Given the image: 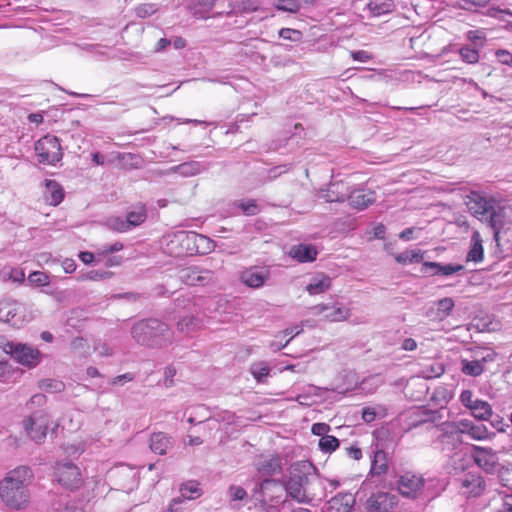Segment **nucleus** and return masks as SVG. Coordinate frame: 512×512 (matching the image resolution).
Listing matches in <instances>:
<instances>
[{
    "label": "nucleus",
    "instance_id": "dca6fc26",
    "mask_svg": "<svg viewBox=\"0 0 512 512\" xmlns=\"http://www.w3.org/2000/svg\"><path fill=\"white\" fill-rule=\"evenodd\" d=\"M398 505V496L390 492L379 491L367 499L368 512H391Z\"/></svg>",
    "mask_w": 512,
    "mask_h": 512
},
{
    "label": "nucleus",
    "instance_id": "9b49d317",
    "mask_svg": "<svg viewBox=\"0 0 512 512\" xmlns=\"http://www.w3.org/2000/svg\"><path fill=\"white\" fill-rule=\"evenodd\" d=\"M370 449L371 466L364 484L369 480V478L382 479L387 474L389 468L388 453L383 449V447L378 442H375L371 445Z\"/></svg>",
    "mask_w": 512,
    "mask_h": 512
},
{
    "label": "nucleus",
    "instance_id": "4468645a",
    "mask_svg": "<svg viewBox=\"0 0 512 512\" xmlns=\"http://www.w3.org/2000/svg\"><path fill=\"white\" fill-rule=\"evenodd\" d=\"M459 491L466 497H478L485 490V481L478 472H465L458 478Z\"/></svg>",
    "mask_w": 512,
    "mask_h": 512
},
{
    "label": "nucleus",
    "instance_id": "49530a36",
    "mask_svg": "<svg viewBox=\"0 0 512 512\" xmlns=\"http://www.w3.org/2000/svg\"><path fill=\"white\" fill-rule=\"evenodd\" d=\"M422 256L416 251H405L395 256V260L399 264L418 263Z\"/></svg>",
    "mask_w": 512,
    "mask_h": 512
},
{
    "label": "nucleus",
    "instance_id": "0eeeda50",
    "mask_svg": "<svg viewBox=\"0 0 512 512\" xmlns=\"http://www.w3.org/2000/svg\"><path fill=\"white\" fill-rule=\"evenodd\" d=\"M0 348L6 354H10L18 363L34 367L40 362V352L31 346L22 343L8 342L0 339Z\"/></svg>",
    "mask_w": 512,
    "mask_h": 512
},
{
    "label": "nucleus",
    "instance_id": "58836bf2",
    "mask_svg": "<svg viewBox=\"0 0 512 512\" xmlns=\"http://www.w3.org/2000/svg\"><path fill=\"white\" fill-rule=\"evenodd\" d=\"M318 446L323 453H332L339 447V440L335 436L326 435L320 438Z\"/></svg>",
    "mask_w": 512,
    "mask_h": 512
},
{
    "label": "nucleus",
    "instance_id": "a878e982",
    "mask_svg": "<svg viewBox=\"0 0 512 512\" xmlns=\"http://www.w3.org/2000/svg\"><path fill=\"white\" fill-rule=\"evenodd\" d=\"M331 287V278L324 274H317L313 276L306 286V291L310 295H319Z\"/></svg>",
    "mask_w": 512,
    "mask_h": 512
},
{
    "label": "nucleus",
    "instance_id": "f8f14e48",
    "mask_svg": "<svg viewBox=\"0 0 512 512\" xmlns=\"http://www.w3.org/2000/svg\"><path fill=\"white\" fill-rule=\"evenodd\" d=\"M312 315H323V319L329 322H340L348 319L350 310L342 303L335 301L332 303H322L310 308Z\"/></svg>",
    "mask_w": 512,
    "mask_h": 512
},
{
    "label": "nucleus",
    "instance_id": "8fccbe9b",
    "mask_svg": "<svg viewBox=\"0 0 512 512\" xmlns=\"http://www.w3.org/2000/svg\"><path fill=\"white\" fill-rule=\"evenodd\" d=\"M496 472L498 473V477L503 486H512V468H505L500 466Z\"/></svg>",
    "mask_w": 512,
    "mask_h": 512
},
{
    "label": "nucleus",
    "instance_id": "4d7b16f0",
    "mask_svg": "<svg viewBox=\"0 0 512 512\" xmlns=\"http://www.w3.org/2000/svg\"><path fill=\"white\" fill-rule=\"evenodd\" d=\"M47 399L46 396L42 393H37L33 395L27 403V407L32 409L33 406L42 407L45 405Z\"/></svg>",
    "mask_w": 512,
    "mask_h": 512
},
{
    "label": "nucleus",
    "instance_id": "1a4fd4ad",
    "mask_svg": "<svg viewBox=\"0 0 512 512\" xmlns=\"http://www.w3.org/2000/svg\"><path fill=\"white\" fill-rule=\"evenodd\" d=\"M0 321L20 328L29 322V317L23 304L11 298H3L0 300Z\"/></svg>",
    "mask_w": 512,
    "mask_h": 512
},
{
    "label": "nucleus",
    "instance_id": "37998d69",
    "mask_svg": "<svg viewBox=\"0 0 512 512\" xmlns=\"http://www.w3.org/2000/svg\"><path fill=\"white\" fill-rule=\"evenodd\" d=\"M384 417L385 409L382 406L376 407H365L362 409V419L365 423L373 422L376 417Z\"/></svg>",
    "mask_w": 512,
    "mask_h": 512
},
{
    "label": "nucleus",
    "instance_id": "052dcab7",
    "mask_svg": "<svg viewBox=\"0 0 512 512\" xmlns=\"http://www.w3.org/2000/svg\"><path fill=\"white\" fill-rule=\"evenodd\" d=\"M496 56L500 63L512 66V54L507 50H498Z\"/></svg>",
    "mask_w": 512,
    "mask_h": 512
},
{
    "label": "nucleus",
    "instance_id": "4c0bfd02",
    "mask_svg": "<svg viewBox=\"0 0 512 512\" xmlns=\"http://www.w3.org/2000/svg\"><path fill=\"white\" fill-rule=\"evenodd\" d=\"M471 414L480 421H487L493 416V410L487 401H483L474 407V411Z\"/></svg>",
    "mask_w": 512,
    "mask_h": 512
},
{
    "label": "nucleus",
    "instance_id": "393cba45",
    "mask_svg": "<svg viewBox=\"0 0 512 512\" xmlns=\"http://www.w3.org/2000/svg\"><path fill=\"white\" fill-rule=\"evenodd\" d=\"M483 240L479 231H474L471 236V246L466 256L467 262L480 263L484 258Z\"/></svg>",
    "mask_w": 512,
    "mask_h": 512
},
{
    "label": "nucleus",
    "instance_id": "473e14b6",
    "mask_svg": "<svg viewBox=\"0 0 512 512\" xmlns=\"http://www.w3.org/2000/svg\"><path fill=\"white\" fill-rule=\"evenodd\" d=\"M354 503L355 499L352 494H338L330 500V508L336 510V512H348Z\"/></svg>",
    "mask_w": 512,
    "mask_h": 512
},
{
    "label": "nucleus",
    "instance_id": "bf43d9fd",
    "mask_svg": "<svg viewBox=\"0 0 512 512\" xmlns=\"http://www.w3.org/2000/svg\"><path fill=\"white\" fill-rule=\"evenodd\" d=\"M186 501L184 499H182V497H176L174 499H172V501L170 502L169 504V507H168V512H181L183 511L184 507H183V504L185 503Z\"/></svg>",
    "mask_w": 512,
    "mask_h": 512
},
{
    "label": "nucleus",
    "instance_id": "69168bd1",
    "mask_svg": "<svg viewBox=\"0 0 512 512\" xmlns=\"http://www.w3.org/2000/svg\"><path fill=\"white\" fill-rule=\"evenodd\" d=\"M492 419L490 420V424L493 428H495L497 431L499 432H504L505 431V427L507 426L503 420L502 417H500L499 415H496V416H492L491 417Z\"/></svg>",
    "mask_w": 512,
    "mask_h": 512
},
{
    "label": "nucleus",
    "instance_id": "6e6d98bb",
    "mask_svg": "<svg viewBox=\"0 0 512 512\" xmlns=\"http://www.w3.org/2000/svg\"><path fill=\"white\" fill-rule=\"evenodd\" d=\"M311 431L314 435L324 437L327 435V433L330 431V426L326 423H314L312 425Z\"/></svg>",
    "mask_w": 512,
    "mask_h": 512
},
{
    "label": "nucleus",
    "instance_id": "ddd939ff",
    "mask_svg": "<svg viewBox=\"0 0 512 512\" xmlns=\"http://www.w3.org/2000/svg\"><path fill=\"white\" fill-rule=\"evenodd\" d=\"M472 457L475 464L489 474L495 473L501 466L497 453L489 447L474 445L472 448Z\"/></svg>",
    "mask_w": 512,
    "mask_h": 512
},
{
    "label": "nucleus",
    "instance_id": "39448f33",
    "mask_svg": "<svg viewBox=\"0 0 512 512\" xmlns=\"http://www.w3.org/2000/svg\"><path fill=\"white\" fill-rule=\"evenodd\" d=\"M38 162L44 165L54 166L63 158L60 140L54 135H45L34 146Z\"/></svg>",
    "mask_w": 512,
    "mask_h": 512
},
{
    "label": "nucleus",
    "instance_id": "a18cd8bd",
    "mask_svg": "<svg viewBox=\"0 0 512 512\" xmlns=\"http://www.w3.org/2000/svg\"><path fill=\"white\" fill-rule=\"evenodd\" d=\"M106 225L109 229L119 232V233H124V232L130 231L127 223H125V218H122L119 216L109 217L106 220Z\"/></svg>",
    "mask_w": 512,
    "mask_h": 512
},
{
    "label": "nucleus",
    "instance_id": "e433bc0d",
    "mask_svg": "<svg viewBox=\"0 0 512 512\" xmlns=\"http://www.w3.org/2000/svg\"><path fill=\"white\" fill-rule=\"evenodd\" d=\"M250 372L257 382H264L270 373V367L266 362L259 361L251 365Z\"/></svg>",
    "mask_w": 512,
    "mask_h": 512
},
{
    "label": "nucleus",
    "instance_id": "864d4df0",
    "mask_svg": "<svg viewBox=\"0 0 512 512\" xmlns=\"http://www.w3.org/2000/svg\"><path fill=\"white\" fill-rule=\"evenodd\" d=\"M176 239L179 241V242H193V243H196L197 240L199 241H205L206 238L203 237V236H200V235H197L195 233H191V234H187L185 232H180L179 234H177L176 236Z\"/></svg>",
    "mask_w": 512,
    "mask_h": 512
},
{
    "label": "nucleus",
    "instance_id": "bb28decb",
    "mask_svg": "<svg viewBox=\"0 0 512 512\" xmlns=\"http://www.w3.org/2000/svg\"><path fill=\"white\" fill-rule=\"evenodd\" d=\"M172 438L165 433H153L150 438L151 450L159 455H164L172 447Z\"/></svg>",
    "mask_w": 512,
    "mask_h": 512
},
{
    "label": "nucleus",
    "instance_id": "774afa93",
    "mask_svg": "<svg viewBox=\"0 0 512 512\" xmlns=\"http://www.w3.org/2000/svg\"><path fill=\"white\" fill-rule=\"evenodd\" d=\"M293 35H297L299 36L300 35V32L297 31V30H294V29H290V28H282L280 29L279 31V36L283 39H287V40H295V38L293 37Z\"/></svg>",
    "mask_w": 512,
    "mask_h": 512
},
{
    "label": "nucleus",
    "instance_id": "3c124183",
    "mask_svg": "<svg viewBox=\"0 0 512 512\" xmlns=\"http://www.w3.org/2000/svg\"><path fill=\"white\" fill-rule=\"evenodd\" d=\"M28 281L37 286L49 284L48 276L44 272L35 271L28 276Z\"/></svg>",
    "mask_w": 512,
    "mask_h": 512
},
{
    "label": "nucleus",
    "instance_id": "cd10ccee",
    "mask_svg": "<svg viewBox=\"0 0 512 512\" xmlns=\"http://www.w3.org/2000/svg\"><path fill=\"white\" fill-rule=\"evenodd\" d=\"M424 267L432 270V275L451 276L464 270V266L460 264H442L439 262H425Z\"/></svg>",
    "mask_w": 512,
    "mask_h": 512
},
{
    "label": "nucleus",
    "instance_id": "6ab92c4d",
    "mask_svg": "<svg viewBox=\"0 0 512 512\" xmlns=\"http://www.w3.org/2000/svg\"><path fill=\"white\" fill-rule=\"evenodd\" d=\"M458 429L462 434H466L471 439L476 441H484L492 439L495 436L494 432H490L486 425L481 423H474L468 419H462L458 422Z\"/></svg>",
    "mask_w": 512,
    "mask_h": 512
},
{
    "label": "nucleus",
    "instance_id": "f704fd0d",
    "mask_svg": "<svg viewBox=\"0 0 512 512\" xmlns=\"http://www.w3.org/2000/svg\"><path fill=\"white\" fill-rule=\"evenodd\" d=\"M147 218V211L145 206L139 205L133 210L129 211L125 217L129 230L141 225Z\"/></svg>",
    "mask_w": 512,
    "mask_h": 512
},
{
    "label": "nucleus",
    "instance_id": "c85d7f7f",
    "mask_svg": "<svg viewBox=\"0 0 512 512\" xmlns=\"http://www.w3.org/2000/svg\"><path fill=\"white\" fill-rule=\"evenodd\" d=\"M45 199L51 205H58L64 198V192L61 185L55 180H46L45 182Z\"/></svg>",
    "mask_w": 512,
    "mask_h": 512
},
{
    "label": "nucleus",
    "instance_id": "aec40b11",
    "mask_svg": "<svg viewBox=\"0 0 512 512\" xmlns=\"http://www.w3.org/2000/svg\"><path fill=\"white\" fill-rule=\"evenodd\" d=\"M269 277V271L265 268L250 267L240 274L242 283L251 288H259L263 286Z\"/></svg>",
    "mask_w": 512,
    "mask_h": 512
},
{
    "label": "nucleus",
    "instance_id": "e2e57ef3",
    "mask_svg": "<svg viewBox=\"0 0 512 512\" xmlns=\"http://www.w3.org/2000/svg\"><path fill=\"white\" fill-rule=\"evenodd\" d=\"M176 375V369L172 366H167L164 370V385L171 387L173 385V378Z\"/></svg>",
    "mask_w": 512,
    "mask_h": 512
},
{
    "label": "nucleus",
    "instance_id": "72a5a7b5",
    "mask_svg": "<svg viewBox=\"0 0 512 512\" xmlns=\"http://www.w3.org/2000/svg\"><path fill=\"white\" fill-rule=\"evenodd\" d=\"M25 280V273L22 269L4 265L0 268V281L21 284Z\"/></svg>",
    "mask_w": 512,
    "mask_h": 512
},
{
    "label": "nucleus",
    "instance_id": "603ef678",
    "mask_svg": "<svg viewBox=\"0 0 512 512\" xmlns=\"http://www.w3.org/2000/svg\"><path fill=\"white\" fill-rule=\"evenodd\" d=\"M489 15L491 17L507 22H510V20L507 19L506 16L512 18V12L509 9L491 8L489 11Z\"/></svg>",
    "mask_w": 512,
    "mask_h": 512
},
{
    "label": "nucleus",
    "instance_id": "5fc2aeb1",
    "mask_svg": "<svg viewBox=\"0 0 512 512\" xmlns=\"http://www.w3.org/2000/svg\"><path fill=\"white\" fill-rule=\"evenodd\" d=\"M229 496H230L231 501H233V502L241 501L247 496V493L240 486H231L229 488Z\"/></svg>",
    "mask_w": 512,
    "mask_h": 512
},
{
    "label": "nucleus",
    "instance_id": "4be33fe9",
    "mask_svg": "<svg viewBox=\"0 0 512 512\" xmlns=\"http://www.w3.org/2000/svg\"><path fill=\"white\" fill-rule=\"evenodd\" d=\"M349 204L358 210H363L375 201V193L365 189H355L347 197Z\"/></svg>",
    "mask_w": 512,
    "mask_h": 512
},
{
    "label": "nucleus",
    "instance_id": "9d476101",
    "mask_svg": "<svg viewBox=\"0 0 512 512\" xmlns=\"http://www.w3.org/2000/svg\"><path fill=\"white\" fill-rule=\"evenodd\" d=\"M49 425L50 415L45 410H37L23 420L25 431L36 443L44 441Z\"/></svg>",
    "mask_w": 512,
    "mask_h": 512
},
{
    "label": "nucleus",
    "instance_id": "680f3d73",
    "mask_svg": "<svg viewBox=\"0 0 512 512\" xmlns=\"http://www.w3.org/2000/svg\"><path fill=\"white\" fill-rule=\"evenodd\" d=\"M240 207L246 215H255L258 212V207L254 201L242 202Z\"/></svg>",
    "mask_w": 512,
    "mask_h": 512
},
{
    "label": "nucleus",
    "instance_id": "2eb2a0df",
    "mask_svg": "<svg viewBox=\"0 0 512 512\" xmlns=\"http://www.w3.org/2000/svg\"><path fill=\"white\" fill-rule=\"evenodd\" d=\"M55 477L62 486L69 489L78 488L82 481L79 468L71 462L58 463Z\"/></svg>",
    "mask_w": 512,
    "mask_h": 512
},
{
    "label": "nucleus",
    "instance_id": "13d9d810",
    "mask_svg": "<svg viewBox=\"0 0 512 512\" xmlns=\"http://www.w3.org/2000/svg\"><path fill=\"white\" fill-rule=\"evenodd\" d=\"M94 349L101 357H110L114 353L113 349L106 343H98Z\"/></svg>",
    "mask_w": 512,
    "mask_h": 512
},
{
    "label": "nucleus",
    "instance_id": "423d86ee",
    "mask_svg": "<svg viewBox=\"0 0 512 512\" xmlns=\"http://www.w3.org/2000/svg\"><path fill=\"white\" fill-rule=\"evenodd\" d=\"M436 438L433 440V448L441 451L446 456L457 452L462 444V436L458 427L447 425L436 429Z\"/></svg>",
    "mask_w": 512,
    "mask_h": 512
},
{
    "label": "nucleus",
    "instance_id": "7c9ffc66",
    "mask_svg": "<svg viewBox=\"0 0 512 512\" xmlns=\"http://www.w3.org/2000/svg\"><path fill=\"white\" fill-rule=\"evenodd\" d=\"M259 473L262 475L272 476L277 473H280L282 470V461L279 456H273L267 459H264L258 464L257 467Z\"/></svg>",
    "mask_w": 512,
    "mask_h": 512
},
{
    "label": "nucleus",
    "instance_id": "f257e3e1",
    "mask_svg": "<svg viewBox=\"0 0 512 512\" xmlns=\"http://www.w3.org/2000/svg\"><path fill=\"white\" fill-rule=\"evenodd\" d=\"M258 494L259 507L264 512H280V507L288 496L299 503H310L326 496L324 481L309 461L293 464L285 484L274 479H265L260 484Z\"/></svg>",
    "mask_w": 512,
    "mask_h": 512
},
{
    "label": "nucleus",
    "instance_id": "6e6552de",
    "mask_svg": "<svg viewBox=\"0 0 512 512\" xmlns=\"http://www.w3.org/2000/svg\"><path fill=\"white\" fill-rule=\"evenodd\" d=\"M495 360V353L491 350L478 348L472 351L470 358H462L460 370L463 374L478 377L485 371V364Z\"/></svg>",
    "mask_w": 512,
    "mask_h": 512
},
{
    "label": "nucleus",
    "instance_id": "c756f323",
    "mask_svg": "<svg viewBox=\"0 0 512 512\" xmlns=\"http://www.w3.org/2000/svg\"><path fill=\"white\" fill-rule=\"evenodd\" d=\"M367 8L373 16L379 17L393 12L395 3L393 0H369Z\"/></svg>",
    "mask_w": 512,
    "mask_h": 512
},
{
    "label": "nucleus",
    "instance_id": "20e7f679",
    "mask_svg": "<svg viewBox=\"0 0 512 512\" xmlns=\"http://www.w3.org/2000/svg\"><path fill=\"white\" fill-rule=\"evenodd\" d=\"M131 335L138 344L149 348H164L174 341L171 328L158 319H146L135 323Z\"/></svg>",
    "mask_w": 512,
    "mask_h": 512
},
{
    "label": "nucleus",
    "instance_id": "c9c22d12",
    "mask_svg": "<svg viewBox=\"0 0 512 512\" xmlns=\"http://www.w3.org/2000/svg\"><path fill=\"white\" fill-rule=\"evenodd\" d=\"M180 497L187 500H193L201 495V489L199 488V484L196 481H188L183 483L180 487Z\"/></svg>",
    "mask_w": 512,
    "mask_h": 512
},
{
    "label": "nucleus",
    "instance_id": "0e129e2a",
    "mask_svg": "<svg viewBox=\"0 0 512 512\" xmlns=\"http://www.w3.org/2000/svg\"><path fill=\"white\" fill-rule=\"evenodd\" d=\"M474 400V395L471 390H463L460 394V402L466 408L472 404Z\"/></svg>",
    "mask_w": 512,
    "mask_h": 512
},
{
    "label": "nucleus",
    "instance_id": "b1692460",
    "mask_svg": "<svg viewBox=\"0 0 512 512\" xmlns=\"http://www.w3.org/2000/svg\"><path fill=\"white\" fill-rule=\"evenodd\" d=\"M435 306L436 309L431 308L427 315L431 319L441 321L451 314L455 304L452 298L445 297L435 302Z\"/></svg>",
    "mask_w": 512,
    "mask_h": 512
},
{
    "label": "nucleus",
    "instance_id": "a19ab883",
    "mask_svg": "<svg viewBox=\"0 0 512 512\" xmlns=\"http://www.w3.org/2000/svg\"><path fill=\"white\" fill-rule=\"evenodd\" d=\"M112 276V273L109 271H98V270H90L84 273H80L78 275V280L80 281H100L104 279H108Z\"/></svg>",
    "mask_w": 512,
    "mask_h": 512
},
{
    "label": "nucleus",
    "instance_id": "412c9836",
    "mask_svg": "<svg viewBox=\"0 0 512 512\" xmlns=\"http://www.w3.org/2000/svg\"><path fill=\"white\" fill-rule=\"evenodd\" d=\"M349 188L342 182L330 183L326 190H321L318 197L325 202H343L347 199Z\"/></svg>",
    "mask_w": 512,
    "mask_h": 512
},
{
    "label": "nucleus",
    "instance_id": "ea45409f",
    "mask_svg": "<svg viewBox=\"0 0 512 512\" xmlns=\"http://www.w3.org/2000/svg\"><path fill=\"white\" fill-rule=\"evenodd\" d=\"M18 375L19 372L17 370H13L8 363L0 361V382H15Z\"/></svg>",
    "mask_w": 512,
    "mask_h": 512
},
{
    "label": "nucleus",
    "instance_id": "f3484780",
    "mask_svg": "<svg viewBox=\"0 0 512 512\" xmlns=\"http://www.w3.org/2000/svg\"><path fill=\"white\" fill-rule=\"evenodd\" d=\"M180 279L189 286H205L214 281L211 270L192 266L180 271Z\"/></svg>",
    "mask_w": 512,
    "mask_h": 512
},
{
    "label": "nucleus",
    "instance_id": "2f4dec72",
    "mask_svg": "<svg viewBox=\"0 0 512 512\" xmlns=\"http://www.w3.org/2000/svg\"><path fill=\"white\" fill-rule=\"evenodd\" d=\"M204 170L203 165L198 161H190L173 166L171 171L183 177H192L200 174Z\"/></svg>",
    "mask_w": 512,
    "mask_h": 512
},
{
    "label": "nucleus",
    "instance_id": "09e8293b",
    "mask_svg": "<svg viewBox=\"0 0 512 512\" xmlns=\"http://www.w3.org/2000/svg\"><path fill=\"white\" fill-rule=\"evenodd\" d=\"M461 59L469 64L477 63L479 60V53L476 49L469 46L462 47L459 51Z\"/></svg>",
    "mask_w": 512,
    "mask_h": 512
},
{
    "label": "nucleus",
    "instance_id": "a211bd4d",
    "mask_svg": "<svg viewBox=\"0 0 512 512\" xmlns=\"http://www.w3.org/2000/svg\"><path fill=\"white\" fill-rule=\"evenodd\" d=\"M423 485V477L413 472H405L397 480L398 491L405 497H416Z\"/></svg>",
    "mask_w": 512,
    "mask_h": 512
},
{
    "label": "nucleus",
    "instance_id": "5701e85b",
    "mask_svg": "<svg viewBox=\"0 0 512 512\" xmlns=\"http://www.w3.org/2000/svg\"><path fill=\"white\" fill-rule=\"evenodd\" d=\"M318 251L311 244H297L291 247L289 256L300 263L313 262L316 260Z\"/></svg>",
    "mask_w": 512,
    "mask_h": 512
},
{
    "label": "nucleus",
    "instance_id": "79ce46f5",
    "mask_svg": "<svg viewBox=\"0 0 512 512\" xmlns=\"http://www.w3.org/2000/svg\"><path fill=\"white\" fill-rule=\"evenodd\" d=\"M39 387L41 390L45 392L59 393L64 390L65 385L62 381L59 380L44 379L40 381Z\"/></svg>",
    "mask_w": 512,
    "mask_h": 512
},
{
    "label": "nucleus",
    "instance_id": "7ed1b4c3",
    "mask_svg": "<svg viewBox=\"0 0 512 512\" xmlns=\"http://www.w3.org/2000/svg\"><path fill=\"white\" fill-rule=\"evenodd\" d=\"M465 204L472 216L493 230L494 241L498 243L500 232L505 225V207L500 206L493 198L475 191L466 196Z\"/></svg>",
    "mask_w": 512,
    "mask_h": 512
},
{
    "label": "nucleus",
    "instance_id": "c03bdc74",
    "mask_svg": "<svg viewBox=\"0 0 512 512\" xmlns=\"http://www.w3.org/2000/svg\"><path fill=\"white\" fill-rule=\"evenodd\" d=\"M198 326H199V322L193 316H191V317H183L177 323L178 331H180L182 333H186V334L191 333L196 328H198Z\"/></svg>",
    "mask_w": 512,
    "mask_h": 512
},
{
    "label": "nucleus",
    "instance_id": "338daca9",
    "mask_svg": "<svg viewBox=\"0 0 512 512\" xmlns=\"http://www.w3.org/2000/svg\"><path fill=\"white\" fill-rule=\"evenodd\" d=\"M346 455L354 460H360L362 458V451L357 446H350L345 448Z\"/></svg>",
    "mask_w": 512,
    "mask_h": 512
},
{
    "label": "nucleus",
    "instance_id": "f03ea898",
    "mask_svg": "<svg viewBox=\"0 0 512 512\" xmlns=\"http://www.w3.org/2000/svg\"><path fill=\"white\" fill-rule=\"evenodd\" d=\"M33 478V472L28 466L21 465L10 470L0 481V498L5 506L14 510L26 508L30 501L28 487Z\"/></svg>",
    "mask_w": 512,
    "mask_h": 512
},
{
    "label": "nucleus",
    "instance_id": "de8ad7c7",
    "mask_svg": "<svg viewBox=\"0 0 512 512\" xmlns=\"http://www.w3.org/2000/svg\"><path fill=\"white\" fill-rule=\"evenodd\" d=\"M275 6L278 10L296 13L299 11L301 4L299 0H276Z\"/></svg>",
    "mask_w": 512,
    "mask_h": 512
}]
</instances>
